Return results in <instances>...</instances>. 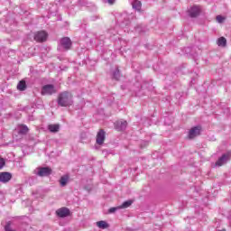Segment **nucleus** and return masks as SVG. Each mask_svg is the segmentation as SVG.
<instances>
[{
  "label": "nucleus",
  "instance_id": "nucleus-1",
  "mask_svg": "<svg viewBox=\"0 0 231 231\" xmlns=\"http://www.w3.org/2000/svg\"><path fill=\"white\" fill-rule=\"evenodd\" d=\"M58 106L69 107L73 106V96L69 92H62L58 96Z\"/></svg>",
  "mask_w": 231,
  "mask_h": 231
},
{
  "label": "nucleus",
  "instance_id": "nucleus-2",
  "mask_svg": "<svg viewBox=\"0 0 231 231\" xmlns=\"http://www.w3.org/2000/svg\"><path fill=\"white\" fill-rule=\"evenodd\" d=\"M53 93H57L53 85H45L42 88V95H53Z\"/></svg>",
  "mask_w": 231,
  "mask_h": 231
},
{
  "label": "nucleus",
  "instance_id": "nucleus-3",
  "mask_svg": "<svg viewBox=\"0 0 231 231\" xmlns=\"http://www.w3.org/2000/svg\"><path fill=\"white\" fill-rule=\"evenodd\" d=\"M48 39V32L45 31L38 32L34 34V40L38 42H44Z\"/></svg>",
  "mask_w": 231,
  "mask_h": 231
},
{
  "label": "nucleus",
  "instance_id": "nucleus-4",
  "mask_svg": "<svg viewBox=\"0 0 231 231\" xmlns=\"http://www.w3.org/2000/svg\"><path fill=\"white\" fill-rule=\"evenodd\" d=\"M201 134V126H195L191 128L189 132V138L192 140L196 138V136H199Z\"/></svg>",
  "mask_w": 231,
  "mask_h": 231
},
{
  "label": "nucleus",
  "instance_id": "nucleus-5",
  "mask_svg": "<svg viewBox=\"0 0 231 231\" xmlns=\"http://www.w3.org/2000/svg\"><path fill=\"white\" fill-rule=\"evenodd\" d=\"M230 153H226L224 155H222L216 162V165H217V167H221L222 165H225V163H226V162H228V160H230Z\"/></svg>",
  "mask_w": 231,
  "mask_h": 231
},
{
  "label": "nucleus",
  "instance_id": "nucleus-6",
  "mask_svg": "<svg viewBox=\"0 0 231 231\" xmlns=\"http://www.w3.org/2000/svg\"><path fill=\"white\" fill-rule=\"evenodd\" d=\"M50 174H51V168L44 167V168H38L37 169V175L38 176L44 177V176H50Z\"/></svg>",
  "mask_w": 231,
  "mask_h": 231
},
{
  "label": "nucleus",
  "instance_id": "nucleus-7",
  "mask_svg": "<svg viewBox=\"0 0 231 231\" xmlns=\"http://www.w3.org/2000/svg\"><path fill=\"white\" fill-rule=\"evenodd\" d=\"M106 140V132L104 130H99L97 134V145H102Z\"/></svg>",
  "mask_w": 231,
  "mask_h": 231
},
{
  "label": "nucleus",
  "instance_id": "nucleus-8",
  "mask_svg": "<svg viewBox=\"0 0 231 231\" xmlns=\"http://www.w3.org/2000/svg\"><path fill=\"white\" fill-rule=\"evenodd\" d=\"M10 180H12V173L6 171L0 173L1 183H8Z\"/></svg>",
  "mask_w": 231,
  "mask_h": 231
},
{
  "label": "nucleus",
  "instance_id": "nucleus-9",
  "mask_svg": "<svg viewBox=\"0 0 231 231\" xmlns=\"http://www.w3.org/2000/svg\"><path fill=\"white\" fill-rule=\"evenodd\" d=\"M201 14V7L195 5L189 9L190 17H198Z\"/></svg>",
  "mask_w": 231,
  "mask_h": 231
},
{
  "label": "nucleus",
  "instance_id": "nucleus-10",
  "mask_svg": "<svg viewBox=\"0 0 231 231\" xmlns=\"http://www.w3.org/2000/svg\"><path fill=\"white\" fill-rule=\"evenodd\" d=\"M60 44L64 50H69L71 48V40L69 37H65L60 40Z\"/></svg>",
  "mask_w": 231,
  "mask_h": 231
},
{
  "label": "nucleus",
  "instance_id": "nucleus-11",
  "mask_svg": "<svg viewBox=\"0 0 231 231\" xmlns=\"http://www.w3.org/2000/svg\"><path fill=\"white\" fill-rule=\"evenodd\" d=\"M127 127V121L120 120L116 123V128L117 131H125Z\"/></svg>",
  "mask_w": 231,
  "mask_h": 231
},
{
  "label": "nucleus",
  "instance_id": "nucleus-12",
  "mask_svg": "<svg viewBox=\"0 0 231 231\" xmlns=\"http://www.w3.org/2000/svg\"><path fill=\"white\" fill-rule=\"evenodd\" d=\"M56 212L59 217H68V216L69 215V209H68V208H61L58 209Z\"/></svg>",
  "mask_w": 231,
  "mask_h": 231
},
{
  "label": "nucleus",
  "instance_id": "nucleus-13",
  "mask_svg": "<svg viewBox=\"0 0 231 231\" xmlns=\"http://www.w3.org/2000/svg\"><path fill=\"white\" fill-rule=\"evenodd\" d=\"M17 129H18L19 134H27L29 131L28 126L24 125H18Z\"/></svg>",
  "mask_w": 231,
  "mask_h": 231
},
{
  "label": "nucleus",
  "instance_id": "nucleus-14",
  "mask_svg": "<svg viewBox=\"0 0 231 231\" xmlns=\"http://www.w3.org/2000/svg\"><path fill=\"white\" fill-rule=\"evenodd\" d=\"M68 181H69V176L64 175L60 180V185L61 187H66V185H68Z\"/></svg>",
  "mask_w": 231,
  "mask_h": 231
},
{
  "label": "nucleus",
  "instance_id": "nucleus-15",
  "mask_svg": "<svg viewBox=\"0 0 231 231\" xmlns=\"http://www.w3.org/2000/svg\"><path fill=\"white\" fill-rule=\"evenodd\" d=\"M97 226H98V228H102L103 230H105V228H109V224H107V222L101 220L97 222Z\"/></svg>",
  "mask_w": 231,
  "mask_h": 231
},
{
  "label": "nucleus",
  "instance_id": "nucleus-16",
  "mask_svg": "<svg viewBox=\"0 0 231 231\" xmlns=\"http://www.w3.org/2000/svg\"><path fill=\"white\" fill-rule=\"evenodd\" d=\"M48 129L51 131V133H59L60 126L59 125H50Z\"/></svg>",
  "mask_w": 231,
  "mask_h": 231
},
{
  "label": "nucleus",
  "instance_id": "nucleus-17",
  "mask_svg": "<svg viewBox=\"0 0 231 231\" xmlns=\"http://www.w3.org/2000/svg\"><path fill=\"white\" fill-rule=\"evenodd\" d=\"M132 6L133 8H134L135 10L140 11L142 9V2L138 1V0H134L132 3Z\"/></svg>",
  "mask_w": 231,
  "mask_h": 231
},
{
  "label": "nucleus",
  "instance_id": "nucleus-18",
  "mask_svg": "<svg viewBox=\"0 0 231 231\" xmlns=\"http://www.w3.org/2000/svg\"><path fill=\"white\" fill-rule=\"evenodd\" d=\"M217 45L221 46L222 48H225V46H226V38L225 37L218 38Z\"/></svg>",
  "mask_w": 231,
  "mask_h": 231
},
{
  "label": "nucleus",
  "instance_id": "nucleus-19",
  "mask_svg": "<svg viewBox=\"0 0 231 231\" xmlns=\"http://www.w3.org/2000/svg\"><path fill=\"white\" fill-rule=\"evenodd\" d=\"M17 89H19V91H24V89H26V81H20L17 85Z\"/></svg>",
  "mask_w": 231,
  "mask_h": 231
},
{
  "label": "nucleus",
  "instance_id": "nucleus-20",
  "mask_svg": "<svg viewBox=\"0 0 231 231\" xmlns=\"http://www.w3.org/2000/svg\"><path fill=\"white\" fill-rule=\"evenodd\" d=\"M131 205H133V200H127L125 201L121 206H119V208H129V207H131Z\"/></svg>",
  "mask_w": 231,
  "mask_h": 231
},
{
  "label": "nucleus",
  "instance_id": "nucleus-21",
  "mask_svg": "<svg viewBox=\"0 0 231 231\" xmlns=\"http://www.w3.org/2000/svg\"><path fill=\"white\" fill-rule=\"evenodd\" d=\"M114 79H116V80H118V79H120V70L118 69H116L114 72Z\"/></svg>",
  "mask_w": 231,
  "mask_h": 231
},
{
  "label": "nucleus",
  "instance_id": "nucleus-22",
  "mask_svg": "<svg viewBox=\"0 0 231 231\" xmlns=\"http://www.w3.org/2000/svg\"><path fill=\"white\" fill-rule=\"evenodd\" d=\"M216 19H217V23H224V21H225V16H222V15H217V17H216Z\"/></svg>",
  "mask_w": 231,
  "mask_h": 231
},
{
  "label": "nucleus",
  "instance_id": "nucleus-23",
  "mask_svg": "<svg viewBox=\"0 0 231 231\" xmlns=\"http://www.w3.org/2000/svg\"><path fill=\"white\" fill-rule=\"evenodd\" d=\"M116 210H120V206H119V207H116V208H111L108 210V212H109V214H114V212H115Z\"/></svg>",
  "mask_w": 231,
  "mask_h": 231
},
{
  "label": "nucleus",
  "instance_id": "nucleus-24",
  "mask_svg": "<svg viewBox=\"0 0 231 231\" xmlns=\"http://www.w3.org/2000/svg\"><path fill=\"white\" fill-rule=\"evenodd\" d=\"M5 159L0 158V169H3V167H5Z\"/></svg>",
  "mask_w": 231,
  "mask_h": 231
},
{
  "label": "nucleus",
  "instance_id": "nucleus-25",
  "mask_svg": "<svg viewBox=\"0 0 231 231\" xmlns=\"http://www.w3.org/2000/svg\"><path fill=\"white\" fill-rule=\"evenodd\" d=\"M5 231H15V230L10 228L9 226H5Z\"/></svg>",
  "mask_w": 231,
  "mask_h": 231
},
{
  "label": "nucleus",
  "instance_id": "nucleus-26",
  "mask_svg": "<svg viewBox=\"0 0 231 231\" xmlns=\"http://www.w3.org/2000/svg\"><path fill=\"white\" fill-rule=\"evenodd\" d=\"M108 3H109L110 5H113V3H115V0H108Z\"/></svg>",
  "mask_w": 231,
  "mask_h": 231
}]
</instances>
